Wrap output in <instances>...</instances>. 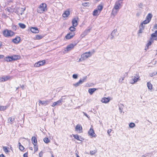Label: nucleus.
<instances>
[{
  "instance_id": "f257e3e1",
  "label": "nucleus",
  "mask_w": 157,
  "mask_h": 157,
  "mask_svg": "<svg viewBox=\"0 0 157 157\" xmlns=\"http://www.w3.org/2000/svg\"><path fill=\"white\" fill-rule=\"evenodd\" d=\"M121 2L120 1H117L116 2L114 8H113L112 12V14L115 16L121 6Z\"/></svg>"
},
{
  "instance_id": "f03ea898",
  "label": "nucleus",
  "mask_w": 157,
  "mask_h": 157,
  "mask_svg": "<svg viewBox=\"0 0 157 157\" xmlns=\"http://www.w3.org/2000/svg\"><path fill=\"white\" fill-rule=\"evenodd\" d=\"M47 10V5L45 3L41 4L37 9V12L40 13H43Z\"/></svg>"
},
{
  "instance_id": "7ed1b4c3",
  "label": "nucleus",
  "mask_w": 157,
  "mask_h": 157,
  "mask_svg": "<svg viewBox=\"0 0 157 157\" xmlns=\"http://www.w3.org/2000/svg\"><path fill=\"white\" fill-rule=\"evenodd\" d=\"M95 52V50L93 49L91 52H89L83 53L81 55V56L82 59L85 60L87 58L90 57Z\"/></svg>"
},
{
  "instance_id": "20e7f679",
  "label": "nucleus",
  "mask_w": 157,
  "mask_h": 157,
  "mask_svg": "<svg viewBox=\"0 0 157 157\" xmlns=\"http://www.w3.org/2000/svg\"><path fill=\"white\" fill-rule=\"evenodd\" d=\"M3 34L6 37H11L14 35L13 32L11 30L6 29L3 32Z\"/></svg>"
},
{
  "instance_id": "39448f33",
  "label": "nucleus",
  "mask_w": 157,
  "mask_h": 157,
  "mask_svg": "<svg viewBox=\"0 0 157 157\" xmlns=\"http://www.w3.org/2000/svg\"><path fill=\"white\" fill-rule=\"evenodd\" d=\"M25 8H21L17 7L15 10V12L18 15H22L23 12L25 10Z\"/></svg>"
},
{
  "instance_id": "423d86ee",
  "label": "nucleus",
  "mask_w": 157,
  "mask_h": 157,
  "mask_svg": "<svg viewBox=\"0 0 157 157\" xmlns=\"http://www.w3.org/2000/svg\"><path fill=\"white\" fill-rule=\"evenodd\" d=\"M140 77L139 75L136 74L134 76L132 77V79L131 80V83L134 84L138 80H140Z\"/></svg>"
},
{
  "instance_id": "0eeeda50",
  "label": "nucleus",
  "mask_w": 157,
  "mask_h": 157,
  "mask_svg": "<svg viewBox=\"0 0 157 157\" xmlns=\"http://www.w3.org/2000/svg\"><path fill=\"white\" fill-rule=\"evenodd\" d=\"M75 46V45L73 44H71L67 46V48L64 49L65 53H67L68 51L71 50Z\"/></svg>"
},
{
  "instance_id": "6e6552de",
  "label": "nucleus",
  "mask_w": 157,
  "mask_h": 157,
  "mask_svg": "<svg viewBox=\"0 0 157 157\" xmlns=\"http://www.w3.org/2000/svg\"><path fill=\"white\" fill-rule=\"evenodd\" d=\"M75 33L73 32H70L68 33L65 36V38L67 39L72 38L75 35Z\"/></svg>"
},
{
  "instance_id": "1a4fd4ad",
  "label": "nucleus",
  "mask_w": 157,
  "mask_h": 157,
  "mask_svg": "<svg viewBox=\"0 0 157 157\" xmlns=\"http://www.w3.org/2000/svg\"><path fill=\"white\" fill-rule=\"evenodd\" d=\"M76 131H79V132H82V128L81 125L79 124L77 125L75 127Z\"/></svg>"
},
{
  "instance_id": "9d476101",
  "label": "nucleus",
  "mask_w": 157,
  "mask_h": 157,
  "mask_svg": "<svg viewBox=\"0 0 157 157\" xmlns=\"http://www.w3.org/2000/svg\"><path fill=\"white\" fill-rule=\"evenodd\" d=\"M50 102L49 100H46L44 101H40V100L39 102L42 105H46L48 104Z\"/></svg>"
},
{
  "instance_id": "9b49d317",
  "label": "nucleus",
  "mask_w": 157,
  "mask_h": 157,
  "mask_svg": "<svg viewBox=\"0 0 157 157\" xmlns=\"http://www.w3.org/2000/svg\"><path fill=\"white\" fill-rule=\"evenodd\" d=\"M21 40V38L17 36L13 40V42L15 44H17Z\"/></svg>"
},
{
  "instance_id": "f8f14e48",
  "label": "nucleus",
  "mask_w": 157,
  "mask_h": 157,
  "mask_svg": "<svg viewBox=\"0 0 157 157\" xmlns=\"http://www.w3.org/2000/svg\"><path fill=\"white\" fill-rule=\"evenodd\" d=\"M88 133L89 135L92 137L94 136L95 135V134L94 133V131L93 130V128H90V129L88 132Z\"/></svg>"
},
{
  "instance_id": "ddd939ff",
  "label": "nucleus",
  "mask_w": 157,
  "mask_h": 157,
  "mask_svg": "<svg viewBox=\"0 0 157 157\" xmlns=\"http://www.w3.org/2000/svg\"><path fill=\"white\" fill-rule=\"evenodd\" d=\"M78 18H74L73 19L72 21V23L73 25V26L74 27H76L78 25L77 20Z\"/></svg>"
},
{
  "instance_id": "4468645a",
  "label": "nucleus",
  "mask_w": 157,
  "mask_h": 157,
  "mask_svg": "<svg viewBox=\"0 0 157 157\" xmlns=\"http://www.w3.org/2000/svg\"><path fill=\"white\" fill-rule=\"evenodd\" d=\"M70 15V11L69 10H67L64 11L62 15L63 17L65 18L67 17Z\"/></svg>"
},
{
  "instance_id": "2eb2a0df",
  "label": "nucleus",
  "mask_w": 157,
  "mask_h": 157,
  "mask_svg": "<svg viewBox=\"0 0 157 157\" xmlns=\"http://www.w3.org/2000/svg\"><path fill=\"white\" fill-rule=\"evenodd\" d=\"M31 31L34 33H38L39 32L38 29L36 27H32L30 29Z\"/></svg>"
},
{
  "instance_id": "dca6fc26",
  "label": "nucleus",
  "mask_w": 157,
  "mask_h": 157,
  "mask_svg": "<svg viewBox=\"0 0 157 157\" xmlns=\"http://www.w3.org/2000/svg\"><path fill=\"white\" fill-rule=\"evenodd\" d=\"M110 101V99L109 98H104L101 99V101L103 103H107L109 102Z\"/></svg>"
},
{
  "instance_id": "f3484780",
  "label": "nucleus",
  "mask_w": 157,
  "mask_h": 157,
  "mask_svg": "<svg viewBox=\"0 0 157 157\" xmlns=\"http://www.w3.org/2000/svg\"><path fill=\"white\" fill-rule=\"evenodd\" d=\"M153 39L152 38H151L150 39V40L148 41V43H147V44L146 45V46H147V48H145V49L146 50L148 49L149 46H150L151 45V43H152L153 42Z\"/></svg>"
},
{
  "instance_id": "a211bd4d",
  "label": "nucleus",
  "mask_w": 157,
  "mask_h": 157,
  "mask_svg": "<svg viewBox=\"0 0 157 157\" xmlns=\"http://www.w3.org/2000/svg\"><path fill=\"white\" fill-rule=\"evenodd\" d=\"M152 17V14L151 13H149L146 16V19L150 22Z\"/></svg>"
},
{
  "instance_id": "6ab92c4d",
  "label": "nucleus",
  "mask_w": 157,
  "mask_h": 157,
  "mask_svg": "<svg viewBox=\"0 0 157 157\" xmlns=\"http://www.w3.org/2000/svg\"><path fill=\"white\" fill-rule=\"evenodd\" d=\"M97 90L96 88H90L88 90V92L90 95H92L93 93Z\"/></svg>"
},
{
  "instance_id": "aec40b11",
  "label": "nucleus",
  "mask_w": 157,
  "mask_h": 157,
  "mask_svg": "<svg viewBox=\"0 0 157 157\" xmlns=\"http://www.w3.org/2000/svg\"><path fill=\"white\" fill-rule=\"evenodd\" d=\"M144 26L142 24H141L139 26V33H141L143 32V31L144 29Z\"/></svg>"
},
{
  "instance_id": "412c9836",
  "label": "nucleus",
  "mask_w": 157,
  "mask_h": 157,
  "mask_svg": "<svg viewBox=\"0 0 157 157\" xmlns=\"http://www.w3.org/2000/svg\"><path fill=\"white\" fill-rule=\"evenodd\" d=\"M117 32V29H114L111 33V37L110 38L111 40L113 39V37L116 35V33Z\"/></svg>"
},
{
  "instance_id": "4be33fe9",
  "label": "nucleus",
  "mask_w": 157,
  "mask_h": 157,
  "mask_svg": "<svg viewBox=\"0 0 157 157\" xmlns=\"http://www.w3.org/2000/svg\"><path fill=\"white\" fill-rule=\"evenodd\" d=\"M32 143L33 144V145L36 144H37V140H36V138L35 137H33L32 138Z\"/></svg>"
},
{
  "instance_id": "5701e85b",
  "label": "nucleus",
  "mask_w": 157,
  "mask_h": 157,
  "mask_svg": "<svg viewBox=\"0 0 157 157\" xmlns=\"http://www.w3.org/2000/svg\"><path fill=\"white\" fill-rule=\"evenodd\" d=\"M8 107V106H2L0 105V111H4Z\"/></svg>"
},
{
  "instance_id": "b1692460",
  "label": "nucleus",
  "mask_w": 157,
  "mask_h": 157,
  "mask_svg": "<svg viewBox=\"0 0 157 157\" xmlns=\"http://www.w3.org/2000/svg\"><path fill=\"white\" fill-rule=\"evenodd\" d=\"M43 37V36H42L38 35H36L33 38L35 40H39L42 39Z\"/></svg>"
},
{
  "instance_id": "393cba45",
  "label": "nucleus",
  "mask_w": 157,
  "mask_h": 157,
  "mask_svg": "<svg viewBox=\"0 0 157 157\" xmlns=\"http://www.w3.org/2000/svg\"><path fill=\"white\" fill-rule=\"evenodd\" d=\"M62 104L60 102V101H59V100L56 102H55L53 103L52 105V106L53 107H54L56 105H60Z\"/></svg>"
},
{
  "instance_id": "a878e982",
  "label": "nucleus",
  "mask_w": 157,
  "mask_h": 157,
  "mask_svg": "<svg viewBox=\"0 0 157 157\" xmlns=\"http://www.w3.org/2000/svg\"><path fill=\"white\" fill-rule=\"evenodd\" d=\"M87 78V76H85L83 77L82 78H81L79 80V81H81V84H82V83L86 81Z\"/></svg>"
},
{
  "instance_id": "bb28decb",
  "label": "nucleus",
  "mask_w": 157,
  "mask_h": 157,
  "mask_svg": "<svg viewBox=\"0 0 157 157\" xmlns=\"http://www.w3.org/2000/svg\"><path fill=\"white\" fill-rule=\"evenodd\" d=\"M5 60L7 61L8 62H10L12 61V58L11 56H8L7 57H5Z\"/></svg>"
},
{
  "instance_id": "cd10ccee",
  "label": "nucleus",
  "mask_w": 157,
  "mask_h": 157,
  "mask_svg": "<svg viewBox=\"0 0 157 157\" xmlns=\"http://www.w3.org/2000/svg\"><path fill=\"white\" fill-rule=\"evenodd\" d=\"M14 120V118H12L11 117H9L8 119V123L12 124H13Z\"/></svg>"
},
{
  "instance_id": "c85d7f7f",
  "label": "nucleus",
  "mask_w": 157,
  "mask_h": 157,
  "mask_svg": "<svg viewBox=\"0 0 157 157\" xmlns=\"http://www.w3.org/2000/svg\"><path fill=\"white\" fill-rule=\"evenodd\" d=\"M13 60H16L19 59V56L18 55H15L11 56Z\"/></svg>"
},
{
  "instance_id": "c756f323",
  "label": "nucleus",
  "mask_w": 157,
  "mask_h": 157,
  "mask_svg": "<svg viewBox=\"0 0 157 157\" xmlns=\"http://www.w3.org/2000/svg\"><path fill=\"white\" fill-rule=\"evenodd\" d=\"M97 9L98 11H99V13H100L101 10L103 9V6L101 5H99L98 6Z\"/></svg>"
},
{
  "instance_id": "7c9ffc66",
  "label": "nucleus",
  "mask_w": 157,
  "mask_h": 157,
  "mask_svg": "<svg viewBox=\"0 0 157 157\" xmlns=\"http://www.w3.org/2000/svg\"><path fill=\"white\" fill-rule=\"evenodd\" d=\"M124 107V105L123 104H121L119 105V109L120 110V112L121 113L122 112V110L123 109V107Z\"/></svg>"
},
{
  "instance_id": "2f4dec72",
  "label": "nucleus",
  "mask_w": 157,
  "mask_h": 157,
  "mask_svg": "<svg viewBox=\"0 0 157 157\" xmlns=\"http://www.w3.org/2000/svg\"><path fill=\"white\" fill-rule=\"evenodd\" d=\"M99 11L97 10H95L93 11V15L94 16H96L98 15Z\"/></svg>"
},
{
  "instance_id": "473e14b6",
  "label": "nucleus",
  "mask_w": 157,
  "mask_h": 157,
  "mask_svg": "<svg viewBox=\"0 0 157 157\" xmlns=\"http://www.w3.org/2000/svg\"><path fill=\"white\" fill-rule=\"evenodd\" d=\"M147 86L148 88L150 90H151L152 88V85L149 82H147Z\"/></svg>"
},
{
  "instance_id": "72a5a7b5",
  "label": "nucleus",
  "mask_w": 157,
  "mask_h": 157,
  "mask_svg": "<svg viewBox=\"0 0 157 157\" xmlns=\"http://www.w3.org/2000/svg\"><path fill=\"white\" fill-rule=\"evenodd\" d=\"M80 82L81 81H79L78 82L73 84V85L75 87H77L82 84Z\"/></svg>"
},
{
  "instance_id": "f704fd0d",
  "label": "nucleus",
  "mask_w": 157,
  "mask_h": 157,
  "mask_svg": "<svg viewBox=\"0 0 157 157\" xmlns=\"http://www.w3.org/2000/svg\"><path fill=\"white\" fill-rule=\"evenodd\" d=\"M97 152V150L96 149L94 150L93 151H90V154L91 155H93L95 154Z\"/></svg>"
},
{
  "instance_id": "c9c22d12",
  "label": "nucleus",
  "mask_w": 157,
  "mask_h": 157,
  "mask_svg": "<svg viewBox=\"0 0 157 157\" xmlns=\"http://www.w3.org/2000/svg\"><path fill=\"white\" fill-rule=\"evenodd\" d=\"M19 26L22 29H24L26 27L25 25L21 23H19L18 24Z\"/></svg>"
},
{
  "instance_id": "e433bc0d",
  "label": "nucleus",
  "mask_w": 157,
  "mask_h": 157,
  "mask_svg": "<svg viewBox=\"0 0 157 157\" xmlns=\"http://www.w3.org/2000/svg\"><path fill=\"white\" fill-rule=\"evenodd\" d=\"M40 66L43 65L45 63V61L44 60H43L41 61H39L38 62Z\"/></svg>"
},
{
  "instance_id": "4c0bfd02",
  "label": "nucleus",
  "mask_w": 157,
  "mask_h": 157,
  "mask_svg": "<svg viewBox=\"0 0 157 157\" xmlns=\"http://www.w3.org/2000/svg\"><path fill=\"white\" fill-rule=\"evenodd\" d=\"M43 140H44V141L45 143H48L50 141V140L48 139V138H46V137L44 138V139Z\"/></svg>"
},
{
  "instance_id": "58836bf2",
  "label": "nucleus",
  "mask_w": 157,
  "mask_h": 157,
  "mask_svg": "<svg viewBox=\"0 0 157 157\" xmlns=\"http://www.w3.org/2000/svg\"><path fill=\"white\" fill-rule=\"evenodd\" d=\"M135 126V124L133 123H131L129 124V127L130 128H133Z\"/></svg>"
},
{
  "instance_id": "ea45409f",
  "label": "nucleus",
  "mask_w": 157,
  "mask_h": 157,
  "mask_svg": "<svg viewBox=\"0 0 157 157\" xmlns=\"http://www.w3.org/2000/svg\"><path fill=\"white\" fill-rule=\"evenodd\" d=\"M9 148L7 147H3V149L4 151L6 152H9V151L8 150V148Z\"/></svg>"
},
{
  "instance_id": "a19ab883",
  "label": "nucleus",
  "mask_w": 157,
  "mask_h": 157,
  "mask_svg": "<svg viewBox=\"0 0 157 157\" xmlns=\"http://www.w3.org/2000/svg\"><path fill=\"white\" fill-rule=\"evenodd\" d=\"M69 30L71 32H74L75 30L76 29L74 26H71L69 28Z\"/></svg>"
},
{
  "instance_id": "79ce46f5",
  "label": "nucleus",
  "mask_w": 157,
  "mask_h": 157,
  "mask_svg": "<svg viewBox=\"0 0 157 157\" xmlns=\"http://www.w3.org/2000/svg\"><path fill=\"white\" fill-rule=\"evenodd\" d=\"M90 31V30H88L86 31H85L83 33V34H82L81 35V36H82V37H84V36H85V35H86L87 34V32H89Z\"/></svg>"
},
{
  "instance_id": "37998d69",
  "label": "nucleus",
  "mask_w": 157,
  "mask_h": 157,
  "mask_svg": "<svg viewBox=\"0 0 157 157\" xmlns=\"http://www.w3.org/2000/svg\"><path fill=\"white\" fill-rule=\"evenodd\" d=\"M90 4L89 2H84L82 3V5L84 6H89Z\"/></svg>"
},
{
  "instance_id": "c03bdc74",
  "label": "nucleus",
  "mask_w": 157,
  "mask_h": 157,
  "mask_svg": "<svg viewBox=\"0 0 157 157\" xmlns=\"http://www.w3.org/2000/svg\"><path fill=\"white\" fill-rule=\"evenodd\" d=\"M74 137L77 140H80L79 139V136L78 135H73Z\"/></svg>"
},
{
  "instance_id": "a18cd8bd",
  "label": "nucleus",
  "mask_w": 157,
  "mask_h": 157,
  "mask_svg": "<svg viewBox=\"0 0 157 157\" xmlns=\"http://www.w3.org/2000/svg\"><path fill=\"white\" fill-rule=\"evenodd\" d=\"M150 22L149 21H147V20L146 19L145 20H144V21L141 24H142L143 25V24H146L147 23H148Z\"/></svg>"
},
{
  "instance_id": "49530a36",
  "label": "nucleus",
  "mask_w": 157,
  "mask_h": 157,
  "mask_svg": "<svg viewBox=\"0 0 157 157\" xmlns=\"http://www.w3.org/2000/svg\"><path fill=\"white\" fill-rule=\"evenodd\" d=\"M34 151L35 152L37 151L38 150V147L36 144L34 145Z\"/></svg>"
},
{
  "instance_id": "de8ad7c7",
  "label": "nucleus",
  "mask_w": 157,
  "mask_h": 157,
  "mask_svg": "<svg viewBox=\"0 0 157 157\" xmlns=\"http://www.w3.org/2000/svg\"><path fill=\"white\" fill-rule=\"evenodd\" d=\"M157 74V72H153L152 73H151L150 74V75L151 77H152L153 76H155Z\"/></svg>"
},
{
  "instance_id": "09e8293b",
  "label": "nucleus",
  "mask_w": 157,
  "mask_h": 157,
  "mask_svg": "<svg viewBox=\"0 0 157 157\" xmlns=\"http://www.w3.org/2000/svg\"><path fill=\"white\" fill-rule=\"evenodd\" d=\"M72 77L74 79H77L78 77V75L77 74H74L72 75Z\"/></svg>"
},
{
  "instance_id": "8fccbe9b",
  "label": "nucleus",
  "mask_w": 157,
  "mask_h": 157,
  "mask_svg": "<svg viewBox=\"0 0 157 157\" xmlns=\"http://www.w3.org/2000/svg\"><path fill=\"white\" fill-rule=\"evenodd\" d=\"M6 81L5 77H3L0 78V81L1 82H4Z\"/></svg>"
},
{
  "instance_id": "3c124183",
  "label": "nucleus",
  "mask_w": 157,
  "mask_h": 157,
  "mask_svg": "<svg viewBox=\"0 0 157 157\" xmlns=\"http://www.w3.org/2000/svg\"><path fill=\"white\" fill-rule=\"evenodd\" d=\"M34 66L35 67H39L40 66V65H39V63H38V62H37V63H36L34 64Z\"/></svg>"
},
{
  "instance_id": "603ef678",
  "label": "nucleus",
  "mask_w": 157,
  "mask_h": 157,
  "mask_svg": "<svg viewBox=\"0 0 157 157\" xmlns=\"http://www.w3.org/2000/svg\"><path fill=\"white\" fill-rule=\"evenodd\" d=\"M63 97V96H62L61 98L59 100V101H60V102L61 103L62 102V101H63L64 99Z\"/></svg>"
},
{
  "instance_id": "864d4df0",
  "label": "nucleus",
  "mask_w": 157,
  "mask_h": 157,
  "mask_svg": "<svg viewBox=\"0 0 157 157\" xmlns=\"http://www.w3.org/2000/svg\"><path fill=\"white\" fill-rule=\"evenodd\" d=\"M157 35L155 34V33H152L151 35L152 38L155 37L157 36Z\"/></svg>"
},
{
  "instance_id": "5fc2aeb1",
  "label": "nucleus",
  "mask_w": 157,
  "mask_h": 157,
  "mask_svg": "<svg viewBox=\"0 0 157 157\" xmlns=\"http://www.w3.org/2000/svg\"><path fill=\"white\" fill-rule=\"evenodd\" d=\"M19 148L21 151H22L24 149V147L22 145H21V146H19Z\"/></svg>"
},
{
  "instance_id": "6e6d98bb",
  "label": "nucleus",
  "mask_w": 157,
  "mask_h": 157,
  "mask_svg": "<svg viewBox=\"0 0 157 157\" xmlns=\"http://www.w3.org/2000/svg\"><path fill=\"white\" fill-rule=\"evenodd\" d=\"M138 6L140 8H142L143 6V4L141 3H139L138 4Z\"/></svg>"
},
{
  "instance_id": "4d7b16f0",
  "label": "nucleus",
  "mask_w": 157,
  "mask_h": 157,
  "mask_svg": "<svg viewBox=\"0 0 157 157\" xmlns=\"http://www.w3.org/2000/svg\"><path fill=\"white\" fill-rule=\"evenodd\" d=\"M111 131H112V130L111 129H109L108 130L107 133L109 136L110 135L109 134V133L111 132Z\"/></svg>"
},
{
  "instance_id": "13d9d810",
  "label": "nucleus",
  "mask_w": 157,
  "mask_h": 157,
  "mask_svg": "<svg viewBox=\"0 0 157 157\" xmlns=\"http://www.w3.org/2000/svg\"><path fill=\"white\" fill-rule=\"evenodd\" d=\"M43 155V152L42 151H41L39 154V155L40 156V157H42Z\"/></svg>"
},
{
  "instance_id": "bf43d9fd",
  "label": "nucleus",
  "mask_w": 157,
  "mask_h": 157,
  "mask_svg": "<svg viewBox=\"0 0 157 157\" xmlns=\"http://www.w3.org/2000/svg\"><path fill=\"white\" fill-rule=\"evenodd\" d=\"M82 113L84 115H85L88 118H89V116L88 115H87V114L86 113H85L84 112H82Z\"/></svg>"
},
{
  "instance_id": "052dcab7",
  "label": "nucleus",
  "mask_w": 157,
  "mask_h": 157,
  "mask_svg": "<svg viewBox=\"0 0 157 157\" xmlns=\"http://www.w3.org/2000/svg\"><path fill=\"white\" fill-rule=\"evenodd\" d=\"M84 60V59H83L81 56V58L79 59L78 62H81Z\"/></svg>"
},
{
  "instance_id": "680f3d73",
  "label": "nucleus",
  "mask_w": 157,
  "mask_h": 157,
  "mask_svg": "<svg viewBox=\"0 0 157 157\" xmlns=\"http://www.w3.org/2000/svg\"><path fill=\"white\" fill-rule=\"evenodd\" d=\"M24 157H28V153L27 152L25 153L23 155Z\"/></svg>"
},
{
  "instance_id": "e2e57ef3",
  "label": "nucleus",
  "mask_w": 157,
  "mask_h": 157,
  "mask_svg": "<svg viewBox=\"0 0 157 157\" xmlns=\"http://www.w3.org/2000/svg\"><path fill=\"white\" fill-rule=\"evenodd\" d=\"M124 77H122L121 78H120L119 80V82H122V81H123L124 80Z\"/></svg>"
},
{
  "instance_id": "0e129e2a",
  "label": "nucleus",
  "mask_w": 157,
  "mask_h": 157,
  "mask_svg": "<svg viewBox=\"0 0 157 157\" xmlns=\"http://www.w3.org/2000/svg\"><path fill=\"white\" fill-rule=\"evenodd\" d=\"M5 77V78H6V81L7 80L10 78V77L9 76H6V77Z\"/></svg>"
},
{
  "instance_id": "69168bd1",
  "label": "nucleus",
  "mask_w": 157,
  "mask_h": 157,
  "mask_svg": "<svg viewBox=\"0 0 157 157\" xmlns=\"http://www.w3.org/2000/svg\"><path fill=\"white\" fill-rule=\"evenodd\" d=\"M17 29L16 27V26H13V29L14 30H16Z\"/></svg>"
},
{
  "instance_id": "338daca9",
  "label": "nucleus",
  "mask_w": 157,
  "mask_h": 157,
  "mask_svg": "<svg viewBox=\"0 0 157 157\" xmlns=\"http://www.w3.org/2000/svg\"><path fill=\"white\" fill-rule=\"evenodd\" d=\"M154 27L155 28L157 29V24H155V25L154 26Z\"/></svg>"
},
{
  "instance_id": "774afa93",
  "label": "nucleus",
  "mask_w": 157,
  "mask_h": 157,
  "mask_svg": "<svg viewBox=\"0 0 157 157\" xmlns=\"http://www.w3.org/2000/svg\"><path fill=\"white\" fill-rule=\"evenodd\" d=\"M0 157H5V156L3 154H1L0 155Z\"/></svg>"
}]
</instances>
